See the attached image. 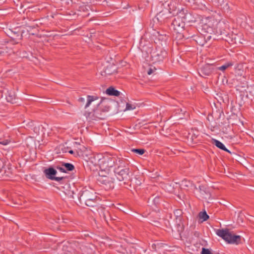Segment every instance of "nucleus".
<instances>
[{"mask_svg":"<svg viewBox=\"0 0 254 254\" xmlns=\"http://www.w3.org/2000/svg\"><path fill=\"white\" fill-rule=\"evenodd\" d=\"M99 161L102 173L103 171L108 172L111 168L124 162L122 159L112 154L105 155Z\"/></svg>","mask_w":254,"mask_h":254,"instance_id":"f257e3e1","label":"nucleus"},{"mask_svg":"<svg viewBox=\"0 0 254 254\" xmlns=\"http://www.w3.org/2000/svg\"><path fill=\"white\" fill-rule=\"evenodd\" d=\"M217 22V20L212 16L203 18L199 23L201 33L207 35H211L214 33V25Z\"/></svg>","mask_w":254,"mask_h":254,"instance_id":"f03ea898","label":"nucleus"},{"mask_svg":"<svg viewBox=\"0 0 254 254\" xmlns=\"http://www.w3.org/2000/svg\"><path fill=\"white\" fill-rule=\"evenodd\" d=\"M216 234L228 243L236 245L241 243V237L232 234L228 229H218L216 231Z\"/></svg>","mask_w":254,"mask_h":254,"instance_id":"7ed1b4c3","label":"nucleus"},{"mask_svg":"<svg viewBox=\"0 0 254 254\" xmlns=\"http://www.w3.org/2000/svg\"><path fill=\"white\" fill-rule=\"evenodd\" d=\"M96 195L93 192L85 190L82 191L79 197L80 201H83L85 204L89 207H94L97 204Z\"/></svg>","mask_w":254,"mask_h":254,"instance_id":"20e7f679","label":"nucleus"},{"mask_svg":"<svg viewBox=\"0 0 254 254\" xmlns=\"http://www.w3.org/2000/svg\"><path fill=\"white\" fill-rule=\"evenodd\" d=\"M123 164L117 165V168L114 170L115 176L119 181H127L130 179L129 169L123 167Z\"/></svg>","mask_w":254,"mask_h":254,"instance_id":"39448f33","label":"nucleus"},{"mask_svg":"<svg viewBox=\"0 0 254 254\" xmlns=\"http://www.w3.org/2000/svg\"><path fill=\"white\" fill-rule=\"evenodd\" d=\"M98 181L104 186L106 190H112L115 187V179L109 174V172H108L107 175H99Z\"/></svg>","mask_w":254,"mask_h":254,"instance_id":"423d86ee","label":"nucleus"},{"mask_svg":"<svg viewBox=\"0 0 254 254\" xmlns=\"http://www.w3.org/2000/svg\"><path fill=\"white\" fill-rule=\"evenodd\" d=\"M108 110L103 111L99 108L94 110L92 113H86L85 115L86 116L87 120L89 122L103 120H105L107 117L106 115V112Z\"/></svg>","mask_w":254,"mask_h":254,"instance_id":"0eeeda50","label":"nucleus"},{"mask_svg":"<svg viewBox=\"0 0 254 254\" xmlns=\"http://www.w3.org/2000/svg\"><path fill=\"white\" fill-rule=\"evenodd\" d=\"M44 173L46 177L51 180H55L57 182H60L64 178L63 177H55V176L57 174V171L52 167L45 169L44 171Z\"/></svg>","mask_w":254,"mask_h":254,"instance_id":"6e6552de","label":"nucleus"},{"mask_svg":"<svg viewBox=\"0 0 254 254\" xmlns=\"http://www.w3.org/2000/svg\"><path fill=\"white\" fill-rule=\"evenodd\" d=\"M172 24L174 29L178 32L183 30L185 26L184 22L181 19L180 17L178 15L177 17L175 18L172 21Z\"/></svg>","mask_w":254,"mask_h":254,"instance_id":"1a4fd4ad","label":"nucleus"},{"mask_svg":"<svg viewBox=\"0 0 254 254\" xmlns=\"http://www.w3.org/2000/svg\"><path fill=\"white\" fill-rule=\"evenodd\" d=\"M179 16L181 19L185 23H190L193 21V17L190 13L187 10H182L178 13Z\"/></svg>","mask_w":254,"mask_h":254,"instance_id":"9d476101","label":"nucleus"},{"mask_svg":"<svg viewBox=\"0 0 254 254\" xmlns=\"http://www.w3.org/2000/svg\"><path fill=\"white\" fill-rule=\"evenodd\" d=\"M213 72V68L210 64H206L201 67L198 71L200 76L204 77L209 76Z\"/></svg>","mask_w":254,"mask_h":254,"instance_id":"9b49d317","label":"nucleus"},{"mask_svg":"<svg viewBox=\"0 0 254 254\" xmlns=\"http://www.w3.org/2000/svg\"><path fill=\"white\" fill-rule=\"evenodd\" d=\"M211 38V35H207L201 33V35L196 37L195 41L196 43L201 46H204L208 41Z\"/></svg>","mask_w":254,"mask_h":254,"instance_id":"f8f14e48","label":"nucleus"},{"mask_svg":"<svg viewBox=\"0 0 254 254\" xmlns=\"http://www.w3.org/2000/svg\"><path fill=\"white\" fill-rule=\"evenodd\" d=\"M199 197L201 199H209L211 194L208 189L204 186H199Z\"/></svg>","mask_w":254,"mask_h":254,"instance_id":"ddd939ff","label":"nucleus"},{"mask_svg":"<svg viewBox=\"0 0 254 254\" xmlns=\"http://www.w3.org/2000/svg\"><path fill=\"white\" fill-rule=\"evenodd\" d=\"M164 54H166L165 51H160L158 53L157 51L154 52L152 55V58H154L155 60L157 61H162L164 58Z\"/></svg>","mask_w":254,"mask_h":254,"instance_id":"4468645a","label":"nucleus"},{"mask_svg":"<svg viewBox=\"0 0 254 254\" xmlns=\"http://www.w3.org/2000/svg\"><path fill=\"white\" fill-rule=\"evenodd\" d=\"M211 143L213 144H214L216 145L218 148L219 149L224 150L225 151H226L227 152H230V151L226 148V147L225 146V145L220 141L219 140L212 138L211 140Z\"/></svg>","mask_w":254,"mask_h":254,"instance_id":"2eb2a0df","label":"nucleus"},{"mask_svg":"<svg viewBox=\"0 0 254 254\" xmlns=\"http://www.w3.org/2000/svg\"><path fill=\"white\" fill-rule=\"evenodd\" d=\"M106 93L109 95L119 96L120 95V92L116 90L113 87H109L106 91Z\"/></svg>","mask_w":254,"mask_h":254,"instance_id":"dca6fc26","label":"nucleus"},{"mask_svg":"<svg viewBox=\"0 0 254 254\" xmlns=\"http://www.w3.org/2000/svg\"><path fill=\"white\" fill-rule=\"evenodd\" d=\"M87 102L85 106V108H87L89 106V105H90V104L94 101L97 100L98 99V97L97 96H90V95H88L87 97Z\"/></svg>","mask_w":254,"mask_h":254,"instance_id":"f3484780","label":"nucleus"},{"mask_svg":"<svg viewBox=\"0 0 254 254\" xmlns=\"http://www.w3.org/2000/svg\"><path fill=\"white\" fill-rule=\"evenodd\" d=\"M62 166L64 167L66 172L71 171L74 169V166L73 164L69 163H64L62 164Z\"/></svg>","mask_w":254,"mask_h":254,"instance_id":"a211bd4d","label":"nucleus"},{"mask_svg":"<svg viewBox=\"0 0 254 254\" xmlns=\"http://www.w3.org/2000/svg\"><path fill=\"white\" fill-rule=\"evenodd\" d=\"M199 218L202 219L203 221H206L209 218V216L206 213V211L201 212L199 214Z\"/></svg>","mask_w":254,"mask_h":254,"instance_id":"6ab92c4d","label":"nucleus"},{"mask_svg":"<svg viewBox=\"0 0 254 254\" xmlns=\"http://www.w3.org/2000/svg\"><path fill=\"white\" fill-rule=\"evenodd\" d=\"M6 99L8 102L13 103L15 99V95L14 94L9 93L8 95L6 97Z\"/></svg>","mask_w":254,"mask_h":254,"instance_id":"aec40b11","label":"nucleus"},{"mask_svg":"<svg viewBox=\"0 0 254 254\" xmlns=\"http://www.w3.org/2000/svg\"><path fill=\"white\" fill-rule=\"evenodd\" d=\"M232 65H233V64L232 63H227L226 64H224V65L219 67L218 69L220 70L224 71L227 68H228L229 67H230L231 66H232Z\"/></svg>","mask_w":254,"mask_h":254,"instance_id":"412c9836","label":"nucleus"},{"mask_svg":"<svg viewBox=\"0 0 254 254\" xmlns=\"http://www.w3.org/2000/svg\"><path fill=\"white\" fill-rule=\"evenodd\" d=\"M112 67H114L111 65L107 66L106 67V68L105 69V72L106 74L110 75V74H113L115 71V69H114L113 70H111V68Z\"/></svg>","mask_w":254,"mask_h":254,"instance_id":"4be33fe9","label":"nucleus"},{"mask_svg":"<svg viewBox=\"0 0 254 254\" xmlns=\"http://www.w3.org/2000/svg\"><path fill=\"white\" fill-rule=\"evenodd\" d=\"M132 151L139 155H142L145 152V150L143 149H133Z\"/></svg>","mask_w":254,"mask_h":254,"instance_id":"5701e85b","label":"nucleus"},{"mask_svg":"<svg viewBox=\"0 0 254 254\" xmlns=\"http://www.w3.org/2000/svg\"><path fill=\"white\" fill-rule=\"evenodd\" d=\"M201 254H213L209 250L205 248H202Z\"/></svg>","mask_w":254,"mask_h":254,"instance_id":"b1692460","label":"nucleus"},{"mask_svg":"<svg viewBox=\"0 0 254 254\" xmlns=\"http://www.w3.org/2000/svg\"><path fill=\"white\" fill-rule=\"evenodd\" d=\"M135 108V107L129 103H127V105H126V110H133Z\"/></svg>","mask_w":254,"mask_h":254,"instance_id":"393cba45","label":"nucleus"},{"mask_svg":"<svg viewBox=\"0 0 254 254\" xmlns=\"http://www.w3.org/2000/svg\"><path fill=\"white\" fill-rule=\"evenodd\" d=\"M156 70V68L155 67H150L147 71V74L148 75H150L152 73H153Z\"/></svg>","mask_w":254,"mask_h":254,"instance_id":"a878e982","label":"nucleus"},{"mask_svg":"<svg viewBox=\"0 0 254 254\" xmlns=\"http://www.w3.org/2000/svg\"><path fill=\"white\" fill-rule=\"evenodd\" d=\"M10 140L8 139L4 140L3 141H0V144H2L3 145H6L8 144L10 142Z\"/></svg>","mask_w":254,"mask_h":254,"instance_id":"bb28decb","label":"nucleus"},{"mask_svg":"<svg viewBox=\"0 0 254 254\" xmlns=\"http://www.w3.org/2000/svg\"><path fill=\"white\" fill-rule=\"evenodd\" d=\"M57 169H58L59 170H60L61 172H63V173H66V170L64 168V167H60V166H57Z\"/></svg>","mask_w":254,"mask_h":254,"instance_id":"cd10ccee","label":"nucleus"},{"mask_svg":"<svg viewBox=\"0 0 254 254\" xmlns=\"http://www.w3.org/2000/svg\"><path fill=\"white\" fill-rule=\"evenodd\" d=\"M157 34H158V37H159V38H162V39H163V37L164 36H166V34H160L159 32H157Z\"/></svg>","mask_w":254,"mask_h":254,"instance_id":"c85d7f7f","label":"nucleus"},{"mask_svg":"<svg viewBox=\"0 0 254 254\" xmlns=\"http://www.w3.org/2000/svg\"><path fill=\"white\" fill-rule=\"evenodd\" d=\"M79 101H80V102H84V99L83 98H80L79 99Z\"/></svg>","mask_w":254,"mask_h":254,"instance_id":"c756f323","label":"nucleus"},{"mask_svg":"<svg viewBox=\"0 0 254 254\" xmlns=\"http://www.w3.org/2000/svg\"><path fill=\"white\" fill-rule=\"evenodd\" d=\"M68 152H69L70 154H73V153H74L73 151V150H70L68 151Z\"/></svg>","mask_w":254,"mask_h":254,"instance_id":"7c9ffc66","label":"nucleus"},{"mask_svg":"<svg viewBox=\"0 0 254 254\" xmlns=\"http://www.w3.org/2000/svg\"><path fill=\"white\" fill-rule=\"evenodd\" d=\"M183 183H185V184H186V183H187L188 182H187L186 181H183Z\"/></svg>","mask_w":254,"mask_h":254,"instance_id":"2f4dec72","label":"nucleus"},{"mask_svg":"<svg viewBox=\"0 0 254 254\" xmlns=\"http://www.w3.org/2000/svg\"><path fill=\"white\" fill-rule=\"evenodd\" d=\"M251 1H252V3L254 4V0H251Z\"/></svg>","mask_w":254,"mask_h":254,"instance_id":"473e14b6","label":"nucleus"},{"mask_svg":"<svg viewBox=\"0 0 254 254\" xmlns=\"http://www.w3.org/2000/svg\"><path fill=\"white\" fill-rule=\"evenodd\" d=\"M185 185L186 186H187H187H188V184H185Z\"/></svg>","mask_w":254,"mask_h":254,"instance_id":"72a5a7b5","label":"nucleus"}]
</instances>
